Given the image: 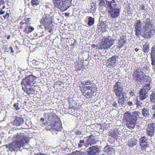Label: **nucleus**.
Segmentation results:
<instances>
[{
    "label": "nucleus",
    "instance_id": "nucleus-40",
    "mask_svg": "<svg viewBox=\"0 0 155 155\" xmlns=\"http://www.w3.org/2000/svg\"><path fill=\"white\" fill-rule=\"evenodd\" d=\"M150 54V57H155V45H154L151 48Z\"/></svg>",
    "mask_w": 155,
    "mask_h": 155
},
{
    "label": "nucleus",
    "instance_id": "nucleus-49",
    "mask_svg": "<svg viewBox=\"0 0 155 155\" xmlns=\"http://www.w3.org/2000/svg\"><path fill=\"white\" fill-rule=\"evenodd\" d=\"M30 19V18H25L24 20H22V21H25V24L26 25H28L29 23V21Z\"/></svg>",
    "mask_w": 155,
    "mask_h": 155
},
{
    "label": "nucleus",
    "instance_id": "nucleus-46",
    "mask_svg": "<svg viewBox=\"0 0 155 155\" xmlns=\"http://www.w3.org/2000/svg\"><path fill=\"white\" fill-rule=\"evenodd\" d=\"M19 104L18 103H16L14 104L13 106L15 107L16 110H19L20 108L19 107Z\"/></svg>",
    "mask_w": 155,
    "mask_h": 155
},
{
    "label": "nucleus",
    "instance_id": "nucleus-55",
    "mask_svg": "<svg viewBox=\"0 0 155 155\" xmlns=\"http://www.w3.org/2000/svg\"><path fill=\"white\" fill-rule=\"evenodd\" d=\"M130 95L131 96H134L135 95V93L132 91L130 90L129 92Z\"/></svg>",
    "mask_w": 155,
    "mask_h": 155
},
{
    "label": "nucleus",
    "instance_id": "nucleus-26",
    "mask_svg": "<svg viewBox=\"0 0 155 155\" xmlns=\"http://www.w3.org/2000/svg\"><path fill=\"white\" fill-rule=\"evenodd\" d=\"M137 141L134 139L129 140L128 141L127 145L130 147H133L134 146L137 144Z\"/></svg>",
    "mask_w": 155,
    "mask_h": 155
},
{
    "label": "nucleus",
    "instance_id": "nucleus-63",
    "mask_svg": "<svg viewBox=\"0 0 155 155\" xmlns=\"http://www.w3.org/2000/svg\"><path fill=\"white\" fill-rule=\"evenodd\" d=\"M85 81L81 82V84L84 85V87H85L87 85L85 84Z\"/></svg>",
    "mask_w": 155,
    "mask_h": 155
},
{
    "label": "nucleus",
    "instance_id": "nucleus-61",
    "mask_svg": "<svg viewBox=\"0 0 155 155\" xmlns=\"http://www.w3.org/2000/svg\"><path fill=\"white\" fill-rule=\"evenodd\" d=\"M5 13V11H2V9H1L0 11V14L1 15L4 14Z\"/></svg>",
    "mask_w": 155,
    "mask_h": 155
},
{
    "label": "nucleus",
    "instance_id": "nucleus-64",
    "mask_svg": "<svg viewBox=\"0 0 155 155\" xmlns=\"http://www.w3.org/2000/svg\"><path fill=\"white\" fill-rule=\"evenodd\" d=\"M45 120L43 118H41L40 119V121L41 122H44Z\"/></svg>",
    "mask_w": 155,
    "mask_h": 155
},
{
    "label": "nucleus",
    "instance_id": "nucleus-8",
    "mask_svg": "<svg viewBox=\"0 0 155 155\" xmlns=\"http://www.w3.org/2000/svg\"><path fill=\"white\" fill-rule=\"evenodd\" d=\"M51 111H48L45 115L47 117L48 120L49 121L47 124L48 125V124H51L52 123L56 121L58 119H59V118H58L56 114L53 112V110H51Z\"/></svg>",
    "mask_w": 155,
    "mask_h": 155
},
{
    "label": "nucleus",
    "instance_id": "nucleus-1",
    "mask_svg": "<svg viewBox=\"0 0 155 155\" xmlns=\"http://www.w3.org/2000/svg\"><path fill=\"white\" fill-rule=\"evenodd\" d=\"M12 139L13 141L11 143L5 145L7 148L11 151H15L21 147H24L28 145L29 138L24 135L22 133H17L14 135Z\"/></svg>",
    "mask_w": 155,
    "mask_h": 155
},
{
    "label": "nucleus",
    "instance_id": "nucleus-15",
    "mask_svg": "<svg viewBox=\"0 0 155 155\" xmlns=\"http://www.w3.org/2000/svg\"><path fill=\"white\" fill-rule=\"evenodd\" d=\"M80 90L83 95L87 98H91L94 96V91L84 89V88H80Z\"/></svg>",
    "mask_w": 155,
    "mask_h": 155
},
{
    "label": "nucleus",
    "instance_id": "nucleus-12",
    "mask_svg": "<svg viewBox=\"0 0 155 155\" xmlns=\"http://www.w3.org/2000/svg\"><path fill=\"white\" fill-rule=\"evenodd\" d=\"M151 109L147 107H144L141 110V114L144 119H149L151 117Z\"/></svg>",
    "mask_w": 155,
    "mask_h": 155
},
{
    "label": "nucleus",
    "instance_id": "nucleus-59",
    "mask_svg": "<svg viewBox=\"0 0 155 155\" xmlns=\"http://www.w3.org/2000/svg\"><path fill=\"white\" fill-rule=\"evenodd\" d=\"M82 153H81V152L78 151H77L75 153V154L76 155H82Z\"/></svg>",
    "mask_w": 155,
    "mask_h": 155
},
{
    "label": "nucleus",
    "instance_id": "nucleus-16",
    "mask_svg": "<svg viewBox=\"0 0 155 155\" xmlns=\"http://www.w3.org/2000/svg\"><path fill=\"white\" fill-rule=\"evenodd\" d=\"M155 133V123H152L148 126L147 130V134L150 137H153Z\"/></svg>",
    "mask_w": 155,
    "mask_h": 155
},
{
    "label": "nucleus",
    "instance_id": "nucleus-4",
    "mask_svg": "<svg viewBox=\"0 0 155 155\" xmlns=\"http://www.w3.org/2000/svg\"><path fill=\"white\" fill-rule=\"evenodd\" d=\"M52 129H53V134H58V133L56 131H61L62 130V124L59 118L56 121L52 123L51 124H48L46 126V129L47 130H50Z\"/></svg>",
    "mask_w": 155,
    "mask_h": 155
},
{
    "label": "nucleus",
    "instance_id": "nucleus-58",
    "mask_svg": "<svg viewBox=\"0 0 155 155\" xmlns=\"http://www.w3.org/2000/svg\"><path fill=\"white\" fill-rule=\"evenodd\" d=\"M96 8V6H95V5H91V9L92 10H94Z\"/></svg>",
    "mask_w": 155,
    "mask_h": 155
},
{
    "label": "nucleus",
    "instance_id": "nucleus-42",
    "mask_svg": "<svg viewBox=\"0 0 155 155\" xmlns=\"http://www.w3.org/2000/svg\"><path fill=\"white\" fill-rule=\"evenodd\" d=\"M80 59H79V60ZM80 60H81V62H82V64H83V62H84V59H80ZM78 68H76L77 70H76L77 71H78L79 70H81V68H82V64H78Z\"/></svg>",
    "mask_w": 155,
    "mask_h": 155
},
{
    "label": "nucleus",
    "instance_id": "nucleus-9",
    "mask_svg": "<svg viewBox=\"0 0 155 155\" xmlns=\"http://www.w3.org/2000/svg\"><path fill=\"white\" fill-rule=\"evenodd\" d=\"M134 27L136 35L137 37H139L143 29L141 21L140 20H137L134 24Z\"/></svg>",
    "mask_w": 155,
    "mask_h": 155
},
{
    "label": "nucleus",
    "instance_id": "nucleus-62",
    "mask_svg": "<svg viewBox=\"0 0 155 155\" xmlns=\"http://www.w3.org/2000/svg\"><path fill=\"white\" fill-rule=\"evenodd\" d=\"M9 49L11 50V52L12 53L14 52V51L13 48L12 46H10L9 47Z\"/></svg>",
    "mask_w": 155,
    "mask_h": 155
},
{
    "label": "nucleus",
    "instance_id": "nucleus-47",
    "mask_svg": "<svg viewBox=\"0 0 155 155\" xmlns=\"http://www.w3.org/2000/svg\"><path fill=\"white\" fill-rule=\"evenodd\" d=\"M84 144V141L83 140H80L79 143L78 144V146L79 147H82Z\"/></svg>",
    "mask_w": 155,
    "mask_h": 155
},
{
    "label": "nucleus",
    "instance_id": "nucleus-39",
    "mask_svg": "<svg viewBox=\"0 0 155 155\" xmlns=\"http://www.w3.org/2000/svg\"><path fill=\"white\" fill-rule=\"evenodd\" d=\"M140 145L141 147V149L143 150H145L149 146V144L146 143H140Z\"/></svg>",
    "mask_w": 155,
    "mask_h": 155
},
{
    "label": "nucleus",
    "instance_id": "nucleus-57",
    "mask_svg": "<svg viewBox=\"0 0 155 155\" xmlns=\"http://www.w3.org/2000/svg\"><path fill=\"white\" fill-rule=\"evenodd\" d=\"M56 84L57 85H61L62 83V82L59 81H58L56 82Z\"/></svg>",
    "mask_w": 155,
    "mask_h": 155
},
{
    "label": "nucleus",
    "instance_id": "nucleus-23",
    "mask_svg": "<svg viewBox=\"0 0 155 155\" xmlns=\"http://www.w3.org/2000/svg\"><path fill=\"white\" fill-rule=\"evenodd\" d=\"M106 5L109 9H112L116 8L117 5L114 0H112L111 1H108L106 0Z\"/></svg>",
    "mask_w": 155,
    "mask_h": 155
},
{
    "label": "nucleus",
    "instance_id": "nucleus-18",
    "mask_svg": "<svg viewBox=\"0 0 155 155\" xmlns=\"http://www.w3.org/2000/svg\"><path fill=\"white\" fill-rule=\"evenodd\" d=\"M127 42L126 38L122 36L118 39L117 48H120L123 47Z\"/></svg>",
    "mask_w": 155,
    "mask_h": 155
},
{
    "label": "nucleus",
    "instance_id": "nucleus-21",
    "mask_svg": "<svg viewBox=\"0 0 155 155\" xmlns=\"http://www.w3.org/2000/svg\"><path fill=\"white\" fill-rule=\"evenodd\" d=\"M72 0H65L62 2V4H63V8L64 11L67 10L71 5V2Z\"/></svg>",
    "mask_w": 155,
    "mask_h": 155
},
{
    "label": "nucleus",
    "instance_id": "nucleus-11",
    "mask_svg": "<svg viewBox=\"0 0 155 155\" xmlns=\"http://www.w3.org/2000/svg\"><path fill=\"white\" fill-rule=\"evenodd\" d=\"M108 11L109 15L111 18H116L119 16L120 10L118 8L109 9Z\"/></svg>",
    "mask_w": 155,
    "mask_h": 155
},
{
    "label": "nucleus",
    "instance_id": "nucleus-19",
    "mask_svg": "<svg viewBox=\"0 0 155 155\" xmlns=\"http://www.w3.org/2000/svg\"><path fill=\"white\" fill-rule=\"evenodd\" d=\"M121 82L117 81L113 86V91L114 92L123 90Z\"/></svg>",
    "mask_w": 155,
    "mask_h": 155
},
{
    "label": "nucleus",
    "instance_id": "nucleus-28",
    "mask_svg": "<svg viewBox=\"0 0 155 155\" xmlns=\"http://www.w3.org/2000/svg\"><path fill=\"white\" fill-rule=\"evenodd\" d=\"M123 91L122 90L114 92L116 97H117V98L124 97L126 96L125 93L123 92Z\"/></svg>",
    "mask_w": 155,
    "mask_h": 155
},
{
    "label": "nucleus",
    "instance_id": "nucleus-25",
    "mask_svg": "<svg viewBox=\"0 0 155 155\" xmlns=\"http://www.w3.org/2000/svg\"><path fill=\"white\" fill-rule=\"evenodd\" d=\"M80 88H84V89H85L91 90L93 91H96L97 89L96 85L93 83H91L87 86L86 85L85 87H82Z\"/></svg>",
    "mask_w": 155,
    "mask_h": 155
},
{
    "label": "nucleus",
    "instance_id": "nucleus-38",
    "mask_svg": "<svg viewBox=\"0 0 155 155\" xmlns=\"http://www.w3.org/2000/svg\"><path fill=\"white\" fill-rule=\"evenodd\" d=\"M94 19L92 18L91 17H89L88 18V22L87 25L89 26H91L94 23Z\"/></svg>",
    "mask_w": 155,
    "mask_h": 155
},
{
    "label": "nucleus",
    "instance_id": "nucleus-53",
    "mask_svg": "<svg viewBox=\"0 0 155 155\" xmlns=\"http://www.w3.org/2000/svg\"><path fill=\"white\" fill-rule=\"evenodd\" d=\"M9 14L8 13H7L5 15H3V17L5 19L8 18L9 17Z\"/></svg>",
    "mask_w": 155,
    "mask_h": 155
},
{
    "label": "nucleus",
    "instance_id": "nucleus-34",
    "mask_svg": "<svg viewBox=\"0 0 155 155\" xmlns=\"http://www.w3.org/2000/svg\"><path fill=\"white\" fill-rule=\"evenodd\" d=\"M150 102L153 103L155 102V91H153L150 95Z\"/></svg>",
    "mask_w": 155,
    "mask_h": 155
},
{
    "label": "nucleus",
    "instance_id": "nucleus-22",
    "mask_svg": "<svg viewBox=\"0 0 155 155\" xmlns=\"http://www.w3.org/2000/svg\"><path fill=\"white\" fill-rule=\"evenodd\" d=\"M145 20L146 24L143 27V28L147 29H149L151 31L153 30V26L150 22V18H147L145 19Z\"/></svg>",
    "mask_w": 155,
    "mask_h": 155
},
{
    "label": "nucleus",
    "instance_id": "nucleus-5",
    "mask_svg": "<svg viewBox=\"0 0 155 155\" xmlns=\"http://www.w3.org/2000/svg\"><path fill=\"white\" fill-rule=\"evenodd\" d=\"M114 40L113 39L109 40L107 38L103 39L100 44L99 49L108 50L114 44Z\"/></svg>",
    "mask_w": 155,
    "mask_h": 155
},
{
    "label": "nucleus",
    "instance_id": "nucleus-24",
    "mask_svg": "<svg viewBox=\"0 0 155 155\" xmlns=\"http://www.w3.org/2000/svg\"><path fill=\"white\" fill-rule=\"evenodd\" d=\"M115 149L110 147V146L107 144L105 146L103 149L104 151L106 153L108 154H110L114 152Z\"/></svg>",
    "mask_w": 155,
    "mask_h": 155
},
{
    "label": "nucleus",
    "instance_id": "nucleus-41",
    "mask_svg": "<svg viewBox=\"0 0 155 155\" xmlns=\"http://www.w3.org/2000/svg\"><path fill=\"white\" fill-rule=\"evenodd\" d=\"M31 3L32 5L35 6L39 4L38 0H31Z\"/></svg>",
    "mask_w": 155,
    "mask_h": 155
},
{
    "label": "nucleus",
    "instance_id": "nucleus-44",
    "mask_svg": "<svg viewBox=\"0 0 155 155\" xmlns=\"http://www.w3.org/2000/svg\"><path fill=\"white\" fill-rule=\"evenodd\" d=\"M99 5L101 7L103 6H105V3L104 0H99Z\"/></svg>",
    "mask_w": 155,
    "mask_h": 155
},
{
    "label": "nucleus",
    "instance_id": "nucleus-13",
    "mask_svg": "<svg viewBox=\"0 0 155 155\" xmlns=\"http://www.w3.org/2000/svg\"><path fill=\"white\" fill-rule=\"evenodd\" d=\"M154 33L153 30H150L149 29H144L141 31V33L140 36H141L144 38L149 39L150 38L152 35H153Z\"/></svg>",
    "mask_w": 155,
    "mask_h": 155
},
{
    "label": "nucleus",
    "instance_id": "nucleus-32",
    "mask_svg": "<svg viewBox=\"0 0 155 155\" xmlns=\"http://www.w3.org/2000/svg\"><path fill=\"white\" fill-rule=\"evenodd\" d=\"M118 134V132L117 130H112L110 133V135L111 137L116 138Z\"/></svg>",
    "mask_w": 155,
    "mask_h": 155
},
{
    "label": "nucleus",
    "instance_id": "nucleus-30",
    "mask_svg": "<svg viewBox=\"0 0 155 155\" xmlns=\"http://www.w3.org/2000/svg\"><path fill=\"white\" fill-rule=\"evenodd\" d=\"M150 45L147 43H146L143 46V51L145 54H147L150 50Z\"/></svg>",
    "mask_w": 155,
    "mask_h": 155
},
{
    "label": "nucleus",
    "instance_id": "nucleus-36",
    "mask_svg": "<svg viewBox=\"0 0 155 155\" xmlns=\"http://www.w3.org/2000/svg\"><path fill=\"white\" fill-rule=\"evenodd\" d=\"M150 83H147L145 84L143 86V88L141 89L142 90L144 89V90L148 92L150 89L151 87H150Z\"/></svg>",
    "mask_w": 155,
    "mask_h": 155
},
{
    "label": "nucleus",
    "instance_id": "nucleus-3",
    "mask_svg": "<svg viewBox=\"0 0 155 155\" xmlns=\"http://www.w3.org/2000/svg\"><path fill=\"white\" fill-rule=\"evenodd\" d=\"M147 67L144 66L143 67H139L135 69L133 74V80L136 82H140L143 80H148L149 77L145 75L144 71L147 70Z\"/></svg>",
    "mask_w": 155,
    "mask_h": 155
},
{
    "label": "nucleus",
    "instance_id": "nucleus-31",
    "mask_svg": "<svg viewBox=\"0 0 155 155\" xmlns=\"http://www.w3.org/2000/svg\"><path fill=\"white\" fill-rule=\"evenodd\" d=\"M34 30V28L33 27L29 25H27L25 27L24 31L26 33L28 34Z\"/></svg>",
    "mask_w": 155,
    "mask_h": 155
},
{
    "label": "nucleus",
    "instance_id": "nucleus-27",
    "mask_svg": "<svg viewBox=\"0 0 155 155\" xmlns=\"http://www.w3.org/2000/svg\"><path fill=\"white\" fill-rule=\"evenodd\" d=\"M63 1L62 2H58L54 4V5L55 7L59 9L60 11L62 12H64V8H63V4H62Z\"/></svg>",
    "mask_w": 155,
    "mask_h": 155
},
{
    "label": "nucleus",
    "instance_id": "nucleus-33",
    "mask_svg": "<svg viewBox=\"0 0 155 155\" xmlns=\"http://www.w3.org/2000/svg\"><path fill=\"white\" fill-rule=\"evenodd\" d=\"M140 143H146L149 144L150 140H148L147 138L145 136L142 137L140 139Z\"/></svg>",
    "mask_w": 155,
    "mask_h": 155
},
{
    "label": "nucleus",
    "instance_id": "nucleus-10",
    "mask_svg": "<svg viewBox=\"0 0 155 155\" xmlns=\"http://www.w3.org/2000/svg\"><path fill=\"white\" fill-rule=\"evenodd\" d=\"M87 155H98L100 150L97 146H94L87 149Z\"/></svg>",
    "mask_w": 155,
    "mask_h": 155
},
{
    "label": "nucleus",
    "instance_id": "nucleus-20",
    "mask_svg": "<svg viewBox=\"0 0 155 155\" xmlns=\"http://www.w3.org/2000/svg\"><path fill=\"white\" fill-rule=\"evenodd\" d=\"M24 120L23 118L21 117H16L15 119L13 121V124L15 125L19 126L23 123Z\"/></svg>",
    "mask_w": 155,
    "mask_h": 155
},
{
    "label": "nucleus",
    "instance_id": "nucleus-52",
    "mask_svg": "<svg viewBox=\"0 0 155 155\" xmlns=\"http://www.w3.org/2000/svg\"><path fill=\"white\" fill-rule=\"evenodd\" d=\"M74 42L71 44V46H73L76 45L77 44V42L76 40L75 39H74Z\"/></svg>",
    "mask_w": 155,
    "mask_h": 155
},
{
    "label": "nucleus",
    "instance_id": "nucleus-2",
    "mask_svg": "<svg viewBox=\"0 0 155 155\" xmlns=\"http://www.w3.org/2000/svg\"><path fill=\"white\" fill-rule=\"evenodd\" d=\"M141 113L138 111L132 112V114L129 112H126L124 114V118L126 120V125L130 129H133L135 124L138 118H140L139 115Z\"/></svg>",
    "mask_w": 155,
    "mask_h": 155
},
{
    "label": "nucleus",
    "instance_id": "nucleus-60",
    "mask_svg": "<svg viewBox=\"0 0 155 155\" xmlns=\"http://www.w3.org/2000/svg\"><path fill=\"white\" fill-rule=\"evenodd\" d=\"M63 0H53L54 4L58 2H62Z\"/></svg>",
    "mask_w": 155,
    "mask_h": 155
},
{
    "label": "nucleus",
    "instance_id": "nucleus-45",
    "mask_svg": "<svg viewBox=\"0 0 155 155\" xmlns=\"http://www.w3.org/2000/svg\"><path fill=\"white\" fill-rule=\"evenodd\" d=\"M74 134L76 135H80L82 134V132L81 131H80L79 130H75V129H74Z\"/></svg>",
    "mask_w": 155,
    "mask_h": 155
},
{
    "label": "nucleus",
    "instance_id": "nucleus-17",
    "mask_svg": "<svg viewBox=\"0 0 155 155\" xmlns=\"http://www.w3.org/2000/svg\"><path fill=\"white\" fill-rule=\"evenodd\" d=\"M148 92L145 91L144 89H141L139 92L138 97L140 100L144 101L149 97Z\"/></svg>",
    "mask_w": 155,
    "mask_h": 155
},
{
    "label": "nucleus",
    "instance_id": "nucleus-14",
    "mask_svg": "<svg viewBox=\"0 0 155 155\" xmlns=\"http://www.w3.org/2000/svg\"><path fill=\"white\" fill-rule=\"evenodd\" d=\"M119 57L118 55H114L112 56L107 60V62L109 63L108 64V66H114L116 65V64L118 63V59Z\"/></svg>",
    "mask_w": 155,
    "mask_h": 155
},
{
    "label": "nucleus",
    "instance_id": "nucleus-43",
    "mask_svg": "<svg viewBox=\"0 0 155 155\" xmlns=\"http://www.w3.org/2000/svg\"><path fill=\"white\" fill-rule=\"evenodd\" d=\"M151 61V64L152 66L155 65V57H150Z\"/></svg>",
    "mask_w": 155,
    "mask_h": 155
},
{
    "label": "nucleus",
    "instance_id": "nucleus-56",
    "mask_svg": "<svg viewBox=\"0 0 155 155\" xmlns=\"http://www.w3.org/2000/svg\"><path fill=\"white\" fill-rule=\"evenodd\" d=\"M5 2L4 0H0V6L2 5H5Z\"/></svg>",
    "mask_w": 155,
    "mask_h": 155
},
{
    "label": "nucleus",
    "instance_id": "nucleus-7",
    "mask_svg": "<svg viewBox=\"0 0 155 155\" xmlns=\"http://www.w3.org/2000/svg\"><path fill=\"white\" fill-rule=\"evenodd\" d=\"M52 21L51 16L47 14L44 15L40 21L41 24H43L44 26H47L48 29L50 28Z\"/></svg>",
    "mask_w": 155,
    "mask_h": 155
},
{
    "label": "nucleus",
    "instance_id": "nucleus-48",
    "mask_svg": "<svg viewBox=\"0 0 155 155\" xmlns=\"http://www.w3.org/2000/svg\"><path fill=\"white\" fill-rule=\"evenodd\" d=\"M22 90L24 91V92H26L27 94L28 95H30V94L28 92V90L26 89L27 87H24L23 86H22Z\"/></svg>",
    "mask_w": 155,
    "mask_h": 155
},
{
    "label": "nucleus",
    "instance_id": "nucleus-50",
    "mask_svg": "<svg viewBox=\"0 0 155 155\" xmlns=\"http://www.w3.org/2000/svg\"><path fill=\"white\" fill-rule=\"evenodd\" d=\"M111 104L113 106L115 107H117L118 104L115 101H114L111 103Z\"/></svg>",
    "mask_w": 155,
    "mask_h": 155
},
{
    "label": "nucleus",
    "instance_id": "nucleus-29",
    "mask_svg": "<svg viewBox=\"0 0 155 155\" xmlns=\"http://www.w3.org/2000/svg\"><path fill=\"white\" fill-rule=\"evenodd\" d=\"M125 97H122V98H117V102L119 105V106H123L125 105Z\"/></svg>",
    "mask_w": 155,
    "mask_h": 155
},
{
    "label": "nucleus",
    "instance_id": "nucleus-6",
    "mask_svg": "<svg viewBox=\"0 0 155 155\" xmlns=\"http://www.w3.org/2000/svg\"><path fill=\"white\" fill-rule=\"evenodd\" d=\"M36 77L33 75H29L23 79L21 85L24 87H27L28 86H31V83Z\"/></svg>",
    "mask_w": 155,
    "mask_h": 155
},
{
    "label": "nucleus",
    "instance_id": "nucleus-54",
    "mask_svg": "<svg viewBox=\"0 0 155 155\" xmlns=\"http://www.w3.org/2000/svg\"><path fill=\"white\" fill-rule=\"evenodd\" d=\"M127 104L128 105L130 106H131L133 105V103L132 102L130 101L127 102Z\"/></svg>",
    "mask_w": 155,
    "mask_h": 155
},
{
    "label": "nucleus",
    "instance_id": "nucleus-35",
    "mask_svg": "<svg viewBox=\"0 0 155 155\" xmlns=\"http://www.w3.org/2000/svg\"><path fill=\"white\" fill-rule=\"evenodd\" d=\"M88 138V141L91 142L92 143L94 144L96 143L95 140V137L93 135H91L87 137Z\"/></svg>",
    "mask_w": 155,
    "mask_h": 155
},
{
    "label": "nucleus",
    "instance_id": "nucleus-37",
    "mask_svg": "<svg viewBox=\"0 0 155 155\" xmlns=\"http://www.w3.org/2000/svg\"><path fill=\"white\" fill-rule=\"evenodd\" d=\"M141 100L139 99L138 100L137 98L136 99V101H134L135 105H137V108H139L140 107H141L142 105V102L141 101Z\"/></svg>",
    "mask_w": 155,
    "mask_h": 155
},
{
    "label": "nucleus",
    "instance_id": "nucleus-51",
    "mask_svg": "<svg viewBox=\"0 0 155 155\" xmlns=\"http://www.w3.org/2000/svg\"><path fill=\"white\" fill-rule=\"evenodd\" d=\"M85 81V84L87 85H89V84H91V83H93L92 81H91L90 80H87Z\"/></svg>",
    "mask_w": 155,
    "mask_h": 155
}]
</instances>
